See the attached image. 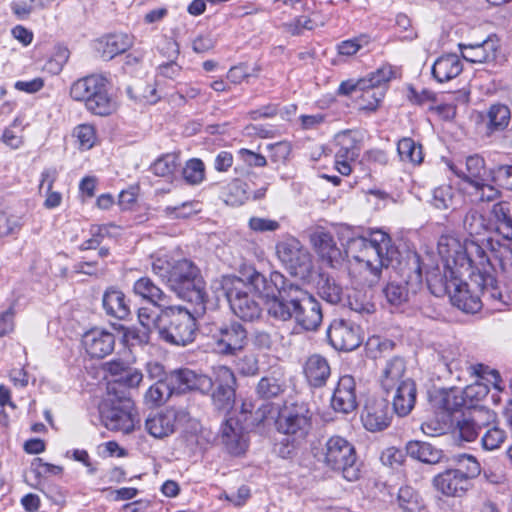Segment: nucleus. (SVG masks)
<instances>
[{
    "mask_svg": "<svg viewBox=\"0 0 512 512\" xmlns=\"http://www.w3.org/2000/svg\"><path fill=\"white\" fill-rule=\"evenodd\" d=\"M486 428L487 430L481 438L482 448L487 451L500 448L506 439V432L497 426Z\"/></svg>",
    "mask_w": 512,
    "mask_h": 512,
    "instance_id": "nucleus-53",
    "label": "nucleus"
},
{
    "mask_svg": "<svg viewBox=\"0 0 512 512\" xmlns=\"http://www.w3.org/2000/svg\"><path fill=\"white\" fill-rule=\"evenodd\" d=\"M302 290L295 283L279 290V294L265 302L268 315L278 321L292 320Z\"/></svg>",
    "mask_w": 512,
    "mask_h": 512,
    "instance_id": "nucleus-14",
    "label": "nucleus"
},
{
    "mask_svg": "<svg viewBox=\"0 0 512 512\" xmlns=\"http://www.w3.org/2000/svg\"><path fill=\"white\" fill-rule=\"evenodd\" d=\"M455 196V189L449 184H443L434 188L430 202L435 208L446 210L453 206Z\"/></svg>",
    "mask_w": 512,
    "mask_h": 512,
    "instance_id": "nucleus-50",
    "label": "nucleus"
},
{
    "mask_svg": "<svg viewBox=\"0 0 512 512\" xmlns=\"http://www.w3.org/2000/svg\"><path fill=\"white\" fill-rule=\"evenodd\" d=\"M160 337L167 343L186 346L196 337V320L182 306H165L160 310Z\"/></svg>",
    "mask_w": 512,
    "mask_h": 512,
    "instance_id": "nucleus-8",
    "label": "nucleus"
},
{
    "mask_svg": "<svg viewBox=\"0 0 512 512\" xmlns=\"http://www.w3.org/2000/svg\"><path fill=\"white\" fill-rule=\"evenodd\" d=\"M150 332L151 330L145 327H129L125 329L123 337L128 345H145L150 340Z\"/></svg>",
    "mask_w": 512,
    "mask_h": 512,
    "instance_id": "nucleus-58",
    "label": "nucleus"
},
{
    "mask_svg": "<svg viewBox=\"0 0 512 512\" xmlns=\"http://www.w3.org/2000/svg\"><path fill=\"white\" fill-rule=\"evenodd\" d=\"M498 47V39L495 36H489L479 43L459 44L462 57L471 63L494 61Z\"/></svg>",
    "mask_w": 512,
    "mask_h": 512,
    "instance_id": "nucleus-28",
    "label": "nucleus"
},
{
    "mask_svg": "<svg viewBox=\"0 0 512 512\" xmlns=\"http://www.w3.org/2000/svg\"><path fill=\"white\" fill-rule=\"evenodd\" d=\"M493 255L495 269L492 271H500L507 279L512 280V250L504 248Z\"/></svg>",
    "mask_w": 512,
    "mask_h": 512,
    "instance_id": "nucleus-55",
    "label": "nucleus"
},
{
    "mask_svg": "<svg viewBox=\"0 0 512 512\" xmlns=\"http://www.w3.org/2000/svg\"><path fill=\"white\" fill-rule=\"evenodd\" d=\"M335 168L343 176H348L352 172L351 164L360 154V144L351 131H342L335 137Z\"/></svg>",
    "mask_w": 512,
    "mask_h": 512,
    "instance_id": "nucleus-17",
    "label": "nucleus"
},
{
    "mask_svg": "<svg viewBox=\"0 0 512 512\" xmlns=\"http://www.w3.org/2000/svg\"><path fill=\"white\" fill-rule=\"evenodd\" d=\"M346 254L378 279L382 269L397 258L398 251L386 232L376 230L370 233L369 238L360 236L350 239L347 242Z\"/></svg>",
    "mask_w": 512,
    "mask_h": 512,
    "instance_id": "nucleus-2",
    "label": "nucleus"
},
{
    "mask_svg": "<svg viewBox=\"0 0 512 512\" xmlns=\"http://www.w3.org/2000/svg\"><path fill=\"white\" fill-rule=\"evenodd\" d=\"M183 415L182 411L174 408L151 413L145 420V430L154 438L163 439L175 432L177 422Z\"/></svg>",
    "mask_w": 512,
    "mask_h": 512,
    "instance_id": "nucleus-25",
    "label": "nucleus"
},
{
    "mask_svg": "<svg viewBox=\"0 0 512 512\" xmlns=\"http://www.w3.org/2000/svg\"><path fill=\"white\" fill-rule=\"evenodd\" d=\"M74 134L77 137L82 149L88 150L94 146L96 140V132L92 125H78L74 130Z\"/></svg>",
    "mask_w": 512,
    "mask_h": 512,
    "instance_id": "nucleus-59",
    "label": "nucleus"
},
{
    "mask_svg": "<svg viewBox=\"0 0 512 512\" xmlns=\"http://www.w3.org/2000/svg\"><path fill=\"white\" fill-rule=\"evenodd\" d=\"M494 413L489 410L475 409L457 421L454 435L464 442H473L477 439L481 430L489 427L494 420Z\"/></svg>",
    "mask_w": 512,
    "mask_h": 512,
    "instance_id": "nucleus-18",
    "label": "nucleus"
},
{
    "mask_svg": "<svg viewBox=\"0 0 512 512\" xmlns=\"http://www.w3.org/2000/svg\"><path fill=\"white\" fill-rule=\"evenodd\" d=\"M361 91V99L363 101L361 109L367 111H375L380 101L384 98L385 87L367 88L361 89Z\"/></svg>",
    "mask_w": 512,
    "mask_h": 512,
    "instance_id": "nucleus-57",
    "label": "nucleus"
},
{
    "mask_svg": "<svg viewBox=\"0 0 512 512\" xmlns=\"http://www.w3.org/2000/svg\"><path fill=\"white\" fill-rule=\"evenodd\" d=\"M182 175L188 184H200L205 177L204 163L198 158L190 159L183 168Z\"/></svg>",
    "mask_w": 512,
    "mask_h": 512,
    "instance_id": "nucleus-51",
    "label": "nucleus"
},
{
    "mask_svg": "<svg viewBox=\"0 0 512 512\" xmlns=\"http://www.w3.org/2000/svg\"><path fill=\"white\" fill-rule=\"evenodd\" d=\"M109 234L106 226H96L91 228V238L84 241L80 245V250H91L98 248L103 242L104 238Z\"/></svg>",
    "mask_w": 512,
    "mask_h": 512,
    "instance_id": "nucleus-60",
    "label": "nucleus"
},
{
    "mask_svg": "<svg viewBox=\"0 0 512 512\" xmlns=\"http://www.w3.org/2000/svg\"><path fill=\"white\" fill-rule=\"evenodd\" d=\"M311 243L322 261L331 267L342 260V252L337 246L334 237L324 230H317L310 236Z\"/></svg>",
    "mask_w": 512,
    "mask_h": 512,
    "instance_id": "nucleus-29",
    "label": "nucleus"
},
{
    "mask_svg": "<svg viewBox=\"0 0 512 512\" xmlns=\"http://www.w3.org/2000/svg\"><path fill=\"white\" fill-rule=\"evenodd\" d=\"M133 45V37L124 34H110L97 40L95 48L104 60L126 52Z\"/></svg>",
    "mask_w": 512,
    "mask_h": 512,
    "instance_id": "nucleus-31",
    "label": "nucleus"
},
{
    "mask_svg": "<svg viewBox=\"0 0 512 512\" xmlns=\"http://www.w3.org/2000/svg\"><path fill=\"white\" fill-rule=\"evenodd\" d=\"M133 292L136 296L156 307L161 309L165 307L166 294L147 276L140 277L134 282Z\"/></svg>",
    "mask_w": 512,
    "mask_h": 512,
    "instance_id": "nucleus-36",
    "label": "nucleus"
},
{
    "mask_svg": "<svg viewBox=\"0 0 512 512\" xmlns=\"http://www.w3.org/2000/svg\"><path fill=\"white\" fill-rule=\"evenodd\" d=\"M397 151L402 161L419 165L423 162L422 146L412 138H402L398 141Z\"/></svg>",
    "mask_w": 512,
    "mask_h": 512,
    "instance_id": "nucleus-43",
    "label": "nucleus"
},
{
    "mask_svg": "<svg viewBox=\"0 0 512 512\" xmlns=\"http://www.w3.org/2000/svg\"><path fill=\"white\" fill-rule=\"evenodd\" d=\"M331 406L342 414L353 412L357 406L356 383L351 375L341 376L333 391Z\"/></svg>",
    "mask_w": 512,
    "mask_h": 512,
    "instance_id": "nucleus-26",
    "label": "nucleus"
},
{
    "mask_svg": "<svg viewBox=\"0 0 512 512\" xmlns=\"http://www.w3.org/2000/svg\"><path fill=\"white\" fill-rule=\"evenodd\" d=\"M160 313L154 314L153 311L146 307H141L138 310V320L142 327L149 330L157 329L160 333Z\"/></svg>",
    "mask_w": 512,
    "mask_h": 512,
    "instance_id": "nucleus-63",
    "label": "nucleus"
},
{
    "mask_svg": "<svg viewBox=\"0 0 512 512\" xmlns=\"http://www.w3.org/2000/svg\"><path fill=\"white\" fill-rule=\"evenodd\" d=\"M453 471L459 473L467 482L473 483L481 474V465L475 456L467 453L454 455L451 459Z\"/></svg>",
    "mask_w": 512,
    "mask_h": 512,
    "instance_id": "nucleus-38",
    "label": "nucleus"
},
{
    "mask_svg": "<svg viewBox=\"0 0 512 512\" xmlns=\"http://www.w3.org/2000/svg\"><path fill=\"white\" fill-rule=\"evenodd\" d=\"M451 303L465 313H476L482 307V301L478 295L472 294L466 283L459 282L449 295Z\"/></svg>",
    "mask_w": 512,
    "mask_h": 512,
    "instance_id": "nucleus-35",
    "label": "nucleus"
},
{
    "mask_svg": "<svg viewBox=\"0 0 512 512\" xmlns=\"http://www.w3.org/2000/svg\"><path fill=\"white\" fill-rule=\"evenodd\" d=\"M322 455L323 463L331 470L341 472L346 480L353 482L359 479L356 449L344 437L331 436L322 448Z\"/></svg>",
    "mask_w": 512,
    "mask_h": 512,
    "instance_id": "nucleus-11",
    "label": "nucleus"
},
{
    "mask_svg": "<svg viewBox=\"0 0 512 512\" xmlns=\"http://www.w3.org/2000/svg\"><path fill=\"white\" fill-rule=\"evenodd\" d=\"M312 414L308 405L304 402H296L280 412L277 424V430L287 436V444H283L279 449V454L283 458L290 456L292 451L304 442L311 430Z\"/></svg>",
    "mask_w": 512,
    "mask_h": 512,
    "instance_id": "nucleus-6",
    "label": "nucleus"
},
{
    "mask_svg": "<svg viewBox=\"0 0 512 512\" xmlns=\"http://www.w3.org/2000/svg\"><path fill=\"white\" fill-rule=\"evenodd\" d=\"M492 173L493 180L498 181L506 189L512 190V165H500Z\"/></svg>",
    "mask_w": 512,
    "mask_h": 512,
    "instance_id": "nucleus-64",
    "label": "nucleus"
},
{
    "mask_svg": "<svg viewBox=\"0 0 512 512\" xmlns=\"http://www.w3.org/2000/svg\"><path fill=\"white\" fill-rule=\"evenodd\" d=\"M450 169L456 176L462 178L473 189L470 194L476 202H491L498 195V190L489 182L491 174L485 168V161L479 155H472L466 158L465 164H451Z\"/></svg>",
    "mask_w": 512,
    "mask_h": 512,
    "instance_id": "nucleus-10",
    "label": "nucleus"
},
{
    "mask_svg": "<svg viewBox=\"0 0 512 512\" xmlns=\"http://www.w3.org/2000/svg\"><path fill=\"white\" fill-rule=\"evenodd\" d=\"M293 319L305 331L316 330L322 322L320 303L306 290H302Z\"/></svg>",
    "mask_w": 512,
    "mask_h": 512,
    "instance_id": "nucleus-20",
    "label": "nucleus"
},
{
    "mask_svg": "<svg viewBox=\"0 0 512 512\" xmlns=\"http://www.w3.org/2000/svg\"><path fill=\"white\" fill-rule=\"evenodd\" d=\"M52 2L53 0H13L10 7L18 19L24 20L27 19L33 11L46 8L50 6Z\"/></svg>",
    "mask_w": 512,
    "mask_h": 512,
    "instance_id": "nucleus-46",
    "label": "nucleus"
},
{
    "mask_svg": "<svg viewBox=\"0 0 512 512\" xmlns=\"http://www.w3.org/2000/svg\"><path fill=\"white\" fill-rule=\"evenodd\" d=\"M432 487L447 498H462L473 488L459 473L447 468L432 478Z\"/></svg>",
    "mask_w": 512,
    "mask_h": 512,
    "instance_id": "nucleus-21",
    "label": "nucleus"
},
{
    "mask_svg": "<svg viewBox=\"0 0 512 512\" xmlns=\"http://www.w3.org/2000/svg\"><path fill=\"white\" fill-rule=\"evenodd\" d=\"M241 278H239L236 284H241L242 282L249 283L254 290L262 296L263 291H267L268 288H265L266 276L262 273L258 272L253 267H246L241 270Z\"/></svg>",
    "mask_w": 512,
    "mask_h": 512,
    "instance_id": "nucleus-52",
    "label": "nucleus"
},
{
    "mask_svg": "<svg viewBox=\"0 0 512 512\" xmlns=\"http://www.w3.org/2000/svg\"><path fill=\"white\" fill-rule=\"evenodd\" d=\"M199 332L207 338L214 352L221 355H235L247 340V331L241 323L225 321L219 315L206 316L199 325Z\"/></svg>",
    "mask_w": 512,
    "mask_h": 512,
    "instance_id": "nucleus-5",
    "label": "nucleus"
},
{
    "mask_svg": "<svg viewBox=\"0 0 512 512\" xmlns=\"http://www.w3.org/2000/svg\"><path fill=\"white\" fill-rule=\"evenodd\" d=\"M226 297L234 314L242 320L253 321L260 317L262 313L260 303L236 284L227 289Z\"/></svg>",
    "mask_w": 512,
    "mask_h": 512,
    "instance_id": "nucleus-19",
    "label": "nucleus"
},
{
    "mask_svg": "<svg viewBox=\"0 0 512 512\" xmlns=\"http://www.w3.org/2000/svg\"><path fill=\"white\" fill-rule=\"evenodd\" d=\"M399 274L401 282L392 280L383 288L387 302L392 306H400L407 302L410 294H415L422 286V267L420 256L416 252H409L399 261Z\"/></svg>",
    "mask_w": 512,
    "mask_h": 512,
    "instance_id": "nucleus-9",
    "label": "nucleus"
},
{
    "mask_svg": "<svg viewBox=\"0 0 512 512\" xmlns=\"http://www.w3.org/2000/svg\"><path fill=\"white\" fill-rule=\"evenodd\" d=\"M276 253L291 275L303 281L310 278L313 271L312 258L298 239L284 238L276 244Z\"/></svg>",
    "mask_w": 512,
    "mask_h": 512,
    "instance_id": "nucleus-13",
    "label": "nucleus"
},
{
    "mask_svg": "<svg viewBox=\"0 0 512 512\" xmlns=\"http://www.w3.org/2000/svg\"><path fill=\"white\" fill-rule=\"evenodd\" d=\"M396 502L403 512H419L421 508L420 496L411 486H402L398 490Z\"/></svg>",
    "mask_w": 512,
    "mask_h": 512,
    "instance_id": "nucleus-45",
    "label": "nucleus"
},
{
    "mask_svg": "<svg viewBox=\"0 0 512 512\" xmlns=\"http://www.w3.org/2000/svg\"><path fill=\"white\" fill-rule=\"evenodd\" d=\"M101 420L109 430L130 433L137 419L134 402L127 396H115L105 400L99 408Z\"/></svg>",
    "mask_w": 512,
    "mask_h": 512,
    "instance_id": "nucleus-12",
    "label": "nucleus"
},
{
    "mask_svg": "<svg viewBox=\"0 0 512 512\" xmlns=\"http://www.w3.org/2000/svg\"><path fill=\"white\" fill-rule=\"evenodd\" d=\"M487 227L486 219L476 209H469L463 218V228L470 236L482 235Z\"/></svg>",
    "mask_w": 512,
    "mask_h": 512,
    "instance_id": "nucleus-49",
    "label": "nucleus"
},
{
    "mask_svg": "<svg viewBox=\"0 0 512 512\" xmlns=\"http://www.w3.org/2000/svg\"><path fill=\"white\" fill-rule=\"evenodd\" d=\"M361 421L366 430L378 432L390 424L388 400L383 398H368L361 413Z\"/></svg>",
    "mask_w": 512,
    "mask_h": 512,
    "instance_id": "nucleus-24",
    "label": "nucleus"
},
{
    "mask_svg": "<svg viewBox=\"0 0 512 512\" xmlns=\"http://www.w3.org/2000/svg\"><path fill=\"white\" fill-rule=\"evenodd\" d=\"M143 373L141 370L133 367H128L124 374L120 378H116L113 384L108 386L109 395H117L116 386H124L129 389L137 388L143 380Z\"/></svg>",
    "mask_w": 512,
    "mask_h": 512,
    "instance_id": "nucleus-48",
    "label": "nucleus"
},
{
    "mask_svg": "<svg viewBox=\"0 0 512 512\" xmlns=\"http://www.w3.org/2000/svg\"><path fill=\"white\" fill-rule=\"evenodd\" d=\"M442 262L443 274L440 272L439 267L428 271L426 274L427 285L431 293L437 297L449 296L463 275V271H460L456 266H447V262L443 259Z\"/></svg>",
    "mask_w": 512,
    "mask_h": 512,
    "instance_id": "nucleus-23",
    "label": "nucleus"
},
{
    "mask_svg": "<svg viewBox=\"0 0 512 512\" xmlns=\"http://www.w3.org/2000/svg\"><path fill=\"white\" fill-rule=\"evenodd\" d=\"M70 95L76 101H84L88 111L99 116H108L116 111V103L108 94L107 79L92 74L75 81Z\"/></svg>",
    "mask_w": 512,
    "mask_h": 512,
    "instance_id": "nucleus-7",
    "label": "nucleus"
},
{
    "mask_svg": "<svg viewBox=\"0 0 512 512\" xmlns=\"http://www.w3.org/2000/svg\"><path fill=\"white\" fill-rule=\"evenodd\" d=\"M291 283L292 282L288 281L280 272L273 271L270 273L269 278H266L265 288L268 289L267 291H263L262 297L268 301L279 294V290L286 288Z\"/></svg>",
    "mask_w": 512,
    "mask_h": 512,
    "instance_id": "nucleus-54",
    "label": "nucleus"
},
{
    "mask_svg": "<svg viewBox=\"0 0 512 512\" xmlns=\"http://www.w3.org/2000/svg\"><path fill=\"white\" fill-rule=\"evenodd\" d=\"M327 338L331 346L339 351H352L361 343L359 328L343 319L331 322L327 329Z\"/></svg>",
    "mask_w": 512,
    "mask_h": 512,
    "instance_id": "nucleus-16",
    "label": "nucleus"
},
{
    "mask_svg": "<svg viewBox=\"0 0 512 512\" xmlns=\"http://www.w3.org/2000/svg\"><path fill=\"white\" fill-rule=\"evenodd\" d=\"M286 389L285 381L276 375L263 376L257 386L256 394L259 398L270 400L279 397Z\"/></svg>",
    "mask_w": 512,
    "mask_h": 512,
    "instance_id": "nucleus-40",
    "label": "nucleus"
},
{
    "mask_svg": "<svg viewBox=\"0 0 512 512\" xmlns=\"http://www.w3.org/2000/svg\"><path fill=\"white\" fill-rule=\"evenodd\" d=\"M449 418V415L444 414L441 420L438 418L429 419L421 425V429L424 434L431 437L443 435L450 428Z\"/></svg>",
    "mask_w": 512,
    "mask_h": 512,
    "instance_id": "nucleus-56",
    "label": "nucleus"
},
{
    "mask_svg": "<svg viewBox=\"0 0 512 512\" xmlns=\"http://www.w3.org/2000/svg\"><path fill=\"white\" fill-rule=\"evenodd\" d=\"M303 373L311 387L321 388L330 378L331 368L325 357L320 354H312L303 365Z\"/></svg>",
    "mask_w": 512,
    "mask_h": 512,
    "instance_id": "nucleus-30",
    "label": "nucleus"
},
{
    "mask_svg": "<svg viewBox=\"0 0 512 512\" xmlns=\"http://www.w3.org/2000/svg\"><path fill=\"white\" fill-rule=\"evenodd\" d=\"M438 253L447 266L454 265L464 273H472L473 269L480 274H490L495 269L494 255L488 254L482 246L473 240L461 243L456 237L443 235L438 241Z\"/></svg>",
    "mask_w": 512,
    "mask_h": 512,
    "instance_id": "nucleus-3",
    "label": "nucleus"
},
{
    "mask_svg": "<svg viewBox=\"0 0 512 512\" xmlns=\"http://www.w3.org/2000/svg\"><path fill=\"white\" fill-rule=\"evenodd\" d=\"M462 70V62L456 54H445L434 62L432 75L439 83H444L457 77Z\"/></svg>",
    "mask_w": 512,
    "mask_h": 512,
    "instance_id": "nucleus-34",
    "label": "nucleus"
},
{
    "mask_svg": "<svg viewBox=\"0 0 512 512\" xmlns=\"http://www.w3.org/2000/svg\"><path fill=\"white\" fill-rule=\"evenodd\" d=\"M406 453L415 460L431 465L440 463L444 458V453L441 449L422 441L408 442Z\"/></svg>",
    "mask_w": 512,
    "mask_h": 512,
    "instance_id": "nucleus-37",
    "label": "nucleus"
},
{
    "mask_svg": "<svg viewBox=\"0 0 512 512\" xmlns=\"http://www.w3.org/2000/svg\"><path fill=\"white\" fill-rule=\"evenodd\" d=\"M82 344L88 355L102 359L113 352L115 336L105 329L92 328L84 333Z\"/></svg>",
    "mask_w": 512,
    "mask_h": 512,
    "instance_id": "nucleus-27",
    "label": "nucleus"
},
{
    "mask_svg": "<svg viewBox=\"0 0 512 512\" xmlns=\"http://www.w3.org/2000/svg\"><path fill=\"white\" fill-rule=\"evenodd\" d=\"M392 67L384 65L366 77L359 79L361 89L384 87L393 77Z\"/></svg>",
    "mask_w": 512,
    "mask_h": 512,
    "instance_id": "nucleus-47",
    "label": "nucleus"
},
{
    "mask_svg": "<svg viewBox=\"0 0 512 512\" xmlns=\"http://www.w3.org/2000/svg\"><path fill=\"white\" fill-rule=\"evenodd\" d=\"M174 393L172 386L168 378L165 380H157L155 384L150 386V388L145 393V402L151 405H160L169 399Z\"/></svg>",
    "mask_w": 512,
    "mask_h": 512,
    "instance_id": "nucleus-44",
    "label": "nucleus"
},
{
    "mask_svg": "<svg viewBox=\"0 0 512 512\" xmlns=\"http://www.w3.org/2000/svg\"><path fill=\"white\" fill-rule=\"evenodd\" d=\"M102 306L108 316L119 320H124L130 315V306L125 294L114 287L104 292Z\"/></svg>",
    "mask_w": 512,
    "mask_h": 512,
    "instance_id": "nucleus-32",
    "label": "nucleus"
},
{
    "mask_svg": "<svg viewBox=\"0 0 512 512\" xmlns=\"http://www.w3.org/2000/svg\"><path fill=\"white\" fill-rule=\"evenodd\" d=\"M317 289L319 296L330 304H338L342 300V287L333 278L321 274Z\"/></svg>",
    "mask_w": 512,
    "mask_h": 512,
    "instance_id": "nucleus-42",
    "label": "nucleus"
},
{
    "mask_svg": "<svg viewBox=\"0 0 512 512\" xmlns=\"http://www.w3.org/2000/svg\"><path fill=\"white\" fill-rule=\"evenodd\" d=\"M229 192L231 196L235 197L234 202L238 204H243L246 200L251 198L249 185L240 179H235L230 183Z\"/></svg>",
    "mask_w": 512,
    "mask_h": 512,
    "instance_id": "nucleus-61",
    "label": "nucleus"
},
{
    "mask_svg": "<svg viewBox=\"0 0 512 512\" xmlns=\"http://www.w3.org/2000/svg\"><path fill=\"white\" fill-rule=\"evenodd\" d=\"M483 120L489 133L503 131L511 120L510 109L504 104H493L487 110Z\"/></svg>",
    "mask_w": 512,
    "mask_h": 512,
    "instance_id": "nucleus-39",
    "label": "nucleus"
},
{
    "mask_svg": "<svg viewBox=\"0 0 512 512\" xmlns=\"http://www.w3.org/2000/svg\"><path fill=\"white\" fill-rule=\"evenodd\" d=\"M379 383L387 397L392 398L395 413L408 415L414 408L417 389L412 378L406 376V363L402 357L388 359L381 368Z\"/></svg>",
    "mask_w": 512,
    "mask_h": 512,
    "instance_id": "nucleus-4",
    "label": "nucleus"
},
{
    "mask_svg": "<svg viewBox=\"0 0 512 512\" xmlns=\"http://www.w3.org/2000/svg\"><path fill=\"white\" fill-rule=\"evenodd\" d=\"M167 378L175 394H182L190 390L207 393L213 387V380L210 377L196 374L190 369L172 371Z\"/></svg>",
    "mask_w": 512,
    "mask_h": 512,
    "instance_id": "nucleus-22",
    "label": "nucleus"
},
{
    "mask_svg": "<svg viewBox=\"0 0 512 512\" xmlns=\"http://www.w3.org/2000/svg\"><path fill=\"white\" fill-rule=\"evenodd\" d=\"M214 376L213 385L215 384L216 388L212 393V400L218 409L228 411L235 403V374L227 366H218L214 369Z\"/></svg>",
    "mask_w": 512,
    "mask_h": 512,
    "instance_id": "nucleus-15",
    "label": "nucleus"
},
{
    "mask_svg": "<svg viewBox=\"0 0 512 512\" xmlns=\"http://www.w3.org/2000/svg\"><path fill=\"white\" fill-rule=\"evenodd\" d=\"M221 439L229 453L239 455L247 448V441L242 427L235 419L227 420L221 428Z\"/></svg>",
    "mask_w": 512,
    "mask_h": 512,
    "instance_id": "nucleus-33",
    "label": "nucleus"
},
{
    "mask_svg": "<svg viewBox=\"0 0 512 512\" xmlns=\"http://www.w3.org/2000/svg\"><path fill=\"white\" fill-rule=\"evenodd\" d=\"M152 271L159 276L179 298L193 303L195 313L205 312L207 293L199 268L188 259L173 260L168 256L156 257Z\"/></svg>",
    "mask_w": 512,
    "mask_h": 512,
    "instance_id": "nucleus-1",
    "label": "nucleus"
},
{
    "mask_svg": "<svg viewBox=\"0 0 512 512\" xmlns=\"http://www.w3.org/2000/svg\"><path fill=\"white\" fill-rule=\"evenodd\" d=\"M180 167L179 157L175 153H167L154 161L151 165V172L159 177L172 181Z\"/></svg>",
    "mask_w": 512,
    "mask_h": 512,
    "instance_id": "nucleus-41",
    "label": "nucleus"
},
{
    "mask_svg": "<svg viewBox=\"0 0 512 512\" xmlns=\"http://www.w3.org/2000/svg\"><path fill=\"white\" fill-rule=\"evenodd\" d=\"M380 460L385 466L397 468L404 463L405 455L401 450L389 447L381 453Z\"/></svg>",
    "mask_w": 512,
    "mask_h": 512,
    "instance_id": "nucleus-62",
    "label": "nucleus"
}]
</instances>
